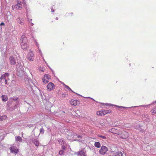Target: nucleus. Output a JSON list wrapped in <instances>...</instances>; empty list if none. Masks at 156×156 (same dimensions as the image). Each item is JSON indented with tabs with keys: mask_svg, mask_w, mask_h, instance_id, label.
<instances>
[{
	"mask_svg": "<svg viewBox=\"0 0 156 156\" xmlns=\"http://www.w3.org/2000/svg\"><path fill=\"white\" fill-rule=\"evenodd\" d=\"M17 66H16L17 69V74L19 76H21L23 73V68L22 66H19L18 68Z\"/></svg>",
	"mask_w": 156,
	"mask_h": 156,
	"instance_id": "obj_2",
	"label": "nucleus"
},
{
	"mask_svg": "<svg viewBox=\"0 0 156 156\" xmlns=\"http://www.w3.org/2000/svg\"><path fill=\"white\" fill-rule=\"evenodd\" d=\"M70 103L71 105L75 106L79 103V101L76 100L71 99L70 101Z\"/></svg>",
	"mask_w": 156,
	"mask_h": 156,
	"instance_id": "obj_11",
	"label": "nucleus"
},
{
	"mask_svg": "<svg viewBox=\"0 0 156 156\" xmlns=\"http://www.w3.org/2000/svg\"><path fill=\"white\" fill-rule=\"evenodd\" d=\"M9 60L11 65H14L16 64V61L15 58L12 56H10L9 58Z\"/></svg>",
	"mask_w": 156,
	"mask_h": 156,
	"instance_id": "obj_9",
	"label": "nucleus"
},
{
	"mask_svg": "<svg viewBox=\"0 0 156 156\" xmlns=\"http://www.w3.org/2000/svg\"><path fill=\"white\" fill-rule=\"evenodd\" d=\"M66 148V147L65 146H62V150H65Z\"/></svg>",
	"mask_w": 156,
	"mask_h": 156,
	"instance_id": "obj_36",
	"label": "nucleus"
},
{
	"mask_svg": "<svg viewBox=\"0 0 156 156\" xmlns=\"http://www.w3.org/2000/svg\"><path fill=\"white\" fill-rule=\"evenodd\" d=\"M102 112L98 111L97 112V115H102Z\"/></svg>",
	"mask_w": 156,
	"mask_h": 156,
	"instance_id": "obj_29",
	"label": "nucleus"
},
{
	"mask_svg": "<svg viewBox=\"0 0 156 156\" xmlns=\"http://www.w3.org/2000/svg\"><path fill=\"white\" fill-rule=\"evenodd\" d=\"M142 118L143 120L146 122H149L150 121V117L147 114H144L142 115Z\"/></svg>",
	"mask_w": 156,
	"mask_h": 156,
	"instance_id": "obj_8",
	"label": "nucleus"
},
{
	"mask_svg": "<svg viewBox=\"0 0 156 156\" xmlns=\"http://www.w3.org/2000/svg\"><path fill=\"white\" fill-rule=\"evenodd\" d=\"M95 147L97 148H100L101 146V144L99 142H95L94 144Z\"/></svg>",
	"mask_w": 156,
	"mask_h": 156,
	"instance_id": "obj_20",
	"label": "nucleus"
},
{
	"mask_svg": "<svg viewBox=\"0 0 156 156\" xmlns=\"http://www.w3.org/2000/svg\"><path fill=\"white\" fill-rule=\"evenodd\" d=\"M39 51L40 54H41V51L40 49H39Z\"/></svg>",
	"mask_w": 156,
	"mask_h": 156,
	"instance_id": "obj_40",
	"label": "nucleus"
},
{
	"mask_svg": "<svg viewBox=\"0 0 156 156\" xmlns=\"http://www.w3.org/2000/svg\"><path fill=\"white\" fill-rule=\"evenodd\" d=\"M21 43H27V38L24 35L21 36L20 39Z\"/></svg>",
	"mask_w": 156,
	"mask_h": 156,
	"instance_id": "obj_10",
	"label": "nucleus"
},
{
	"mask_svg": "<svg viewBox=\"0 0 156 156\" xmlns=\"http://www.w3.org/2000/svg\"><path fill=\"white\" fill-rule=\"evenodd\" d=\"M32 20V19H28V21L29 22H30V21H31Z\"/></svg>",
	"mask_w": 156,
	"mask_h": 156,
	"instance_id": "obj_44",
	"label": "nucleus"
},
{
	"mask_svg": "<svg viewBox=\"0 0 156 156\" xmlns=\"http://www.w3.org/2000/svg\"><path fill=\"white\" fill-rule=\"evenodd\" d=\"M39 70L42 72H44V68L40 67L39 68Z\"/></svg>",
	"mask_w": 156,
	"mask_h": 156,
	"instance_id": "obj_34",
	"label": "nucleus"
},
{
	"mask_svg": "<svg viewBox=\"0 0 156 156\" xmlns=\"http://www.w3.org/2000/svg\"><path fill=\"white\" fill-rule=\"evenodd\" d=\"M10 150L12 153L16 154H17L19 151L18 149L14 145L10 148Z\"/></svg>",
	"mask_w": 156,
	"mask_h": 156,
	"instance_id": "obj_3",
	"label": "nucleus"
},
{
	"mask_svg": "<svg viewBox=\"0 0 156 156\" xmlns=\"http://www.w3.org/2000/svg\"><path fill=\"white\" fill-rule=\"evenodd\" d=\"M20 45L21 47V48L22 49L24 50H26L27 48V43H21Z\"/></svg>",
	"mask_w": 156,
	"mask_h": 156,
	"instance_id": "obj_14",
	"label": "nucleus"
},
{
	"mask_svg": "<svg viewBox=\"0 0 156 156\" xmlns=\"http://www.w3.org/2000/svg\"><path fill=\"white\" fill-rule=\"evenodd\" d=\"M65 87L67 88L68 89L71 90L72 92H74L68 86L65 85Z\"/></svg>",
	"mask_w": 156,
	"mask_h": 156,
	"instance_id": "obj_30",
	"label": "nucleus"
},
{
	"mask_svg": "<svg viewBox=\"0 0 156 156\" xmlns=\"http://www.w3.org/2000/svg\"><path fill=\"white\" fill-rule=\"evenodd\" d=\"M9 75V74L7 73L2 74L0 78V80L2 81V80H5L6 79V77H8Z\"/></svg>",
	"mask_w": 156,
	"mask_h": 156,
	"instance_id": "obj_12",
	"label": "nucleus"
},
{
	"mask_svg": "<svg viewBox=\"0 0 156 156\" xmlns=\"http://www.w3.org/2000/svg\"><path fill=\"white\" fill-rule=\"evenodd\" d=\"M17 22L21 25H23L24 23V20L22 19H21L20 17H18L16 19Z\"/></svg>",
	"mask_w": 156,
	"mask_h": 156,
	"instance_id": "obj_15",
	"label": "nucleus"
},
{
	"mask_svg": "<svg viewBox=\"0 0 156 156\" xmlns=\"http://www.w3.org/2000/svg\"><path fill=\"white\" fill-rule=\"evenodd\" d=\"M116 156H123L122 153L121 152L119 151L115 153Z\"/></svg>",
	"mask_w": 156,
	"mask_h": 156,
	"instance_id": "obj_22",
	"label": "nucleus"
},
{
	"mask_svg": "<svg viewBox=\"0 0 156 156\" xmlns=\"http://www.w3.org/2000/svg\"><path fill=\"white\" fill-rule=\"evenodd\" d=\"M17 2V4L15 6L17 9L21 10L22 8V4H23V3L20 1H18Z\"/></svg>",
	"mask_w": 156,
	"mask_h": 156,
	"instance_id": "obj_7",
	"label": "nucleus"
},
{
	"mask_svg": "<svg viewBox=\"0 0 156 156\" xmlns=\"http://www.w3.org/2000/svg\"><path fill=\"white\" fill-rule=\"evenodd\" d=\"M76 154L77 156H86L87 155L86 151L84 149L79 151Z\"/></svg>",
	"mask_w": 156,
	"mask_h": 156,
	"instance_id": "obj_5",
	"label": "nucleus"
},
{
	"mask_svg": "<svg viewBox=\"0 0 156 156\" xmlns=\"http://www.w3.org/2000/svg\"><path fill=\"white\" fill-rule=\"evenodd\" d=\"M109 131L110 132L116 134H119V131L116 129L114 128H112L110 129L109 130Z\"/></svg>",
	"mask_w": 156,
	"mask_h": 156,
	"instance_id": "obj_13",
	"label": "nucleus"
},
{
	"mask_svg": "<svg viewBox=\"0 0 156 156\" xmlns=\"http://www.w3.org/2000/svg\"><path fill=\"white\" fill-rule=\"evenodd\" d=\"M31 141L36 146H38L39 145L38 141L35 139H32Z\"/></svg>",
	"mask_w": 156,
	"mask_h": 156,
	"instance_id": "obj_16",
	"label": "nucleus"
},
{
	"mask_svg": "<svg viewBox=\"0 0 156 156\" xmlns=\"http://www.w3.org/2000/svg\"><path fill=\"white\" fill-rule=\"evenodd\" d=\"M98 136L102 138V139H106V137L105 136H103L102 135H98Z\"/></svg>",
	"mask_w": 156,
	"mask_h": 156,
	"instance_id": "obj_31",
	"label": "nucleus"
},
{
	"mask_svg": "<svg viewBox=\"0 0 156 156\" xmlns=\"http://www.w3.org/2000/svg\"><path fill=\"white\" fill-rule=\"evenodd\" d=\"M108 151V148L106 146H102L99 151V153L101 155L105 154Z\"/></svg>",
	"mask_w": 156,
	"mask_h": 156,
	"instance_id": "obj_1",
	"label": "nucleus"
},
{
	"mask_svg": "<svg viewBox=\"0 0 156 156\" xmlns=\"http://www.w3.org/2000/svg\"><path fill=\"white\" fill-rule=\"evenodd\" d=\"M64 151L63 150H60L59 152V154L60 155H62L63 154Z\"/></svg>",
	"mask_w": 156,
	"mask_h": 156,
	"instance_id": "obj_32",
	"label": "nucleus"
},
{
	"mask_svg": "<svg viewBox=\"0 0 156 156\" xmlns=\"http://www.w3.org/2000/svg\"><path fill=\"white\" fill-rule=\"evenodd\" d=\"M122 133L124 135V136H122V138H127L129 136L128 133L125 131H123Z\"/></svg>",
	"mask_w": 156,
	"mask_h": 156,
	"instance_id": "obj_17",
	"label": "nucleus"
},
{
	"mask_svg": "<svg viewBox=\"0 0 156 156\" xmlns=\"http://www.w3.org/2000/svg\"><path fill=\"white\" fill-rule=\"evenodd\" d=\"M151 112L152 113V114H156V106L151 110Z\"/></svg>",
	"mask_w": 156,
	"mask_h": 156,
	"instance_id": "obj_23",
	"label": "nucleus"
},
{
	"mask_svg": "<svg viewBox=\"0 0 156 156\" xmlns=\"http://www.w3.org/2000/svg\"><path fill=\"white\" fill-rule=\"evenodd\" d=\"M109 156H111V155H109Z\"/></svg>",
	"mask_w": 156,
	"mask_h": 156,
	"instance_id": "obj_50",
	"label": "nucleus"
},
{
	"mask_svg": "<svg viewBox=\"0 0 156 156\" xmlns=\"http://www.w3.org/2000/svg\"><path fill=\"white\" fill-rule=\"evenodd\" d=\"M76 94H78V95H79V94H77V93H76Z\"/></svg>",
	"mask_w": 156,
	"mask_h": 156,
	"instance_id": "obj_49",
	"label": "nucleus"
},
{
	"mask_svg": "<svg viewBox=\"0 0 156 156\" xmlns=\"http://www.w3.org/2000/svg\"><path fill=\"white\" fill-rule=\"evenodd\" d=\"M66 95V94H62V96L63 97H65Z\"/></svg>",
	"mask_w": 156,
	"mask_h": 156,
	"instance_id": "obj_41",
	"label": "nucleus"
},
{
	"mask_svg": "<svg viewBox=\"0 0 156 156\" xmlns=\"http://www.w3.org/2000/svg\"><path fill=\"white\" fill-rule=\"evenodd\" d=\"M77 137L78 138H80V139H79V140H78L79 141H80L83 140L82 139V135H78L77 136Z\"/></svg>",
	"mask_w": 156,
	"mask_h": 156,
	"instance_id": "obj_28",
	"label": "nucleus"
},
{
	"mask_svg": "<svg viewBox=\"0 0 156 156\" xmlns=\"http://www.w3.org/2000/svg\"><path fill=\"white\" fill-rule=\"evenodd\" d=\"M118 107L120 108H127V107H123V106H118Z\"/></svg>",
	"mask_w": 156,
	"mask_h": 156,
	"instance_id": "obj_37",
	"label": "nucleus"
},
{
	"mask_svg": "<svg viewBox=\"0 0 156 156\" xmlns=\"http://www.w3.org/2000/svg\"><path fill=\"white\" fill-rule=\"evenodd\" d=\"M18 99V98H16L15 99H14L13 100L15 101H16V100L17 99Z\"/></svg>",
	"mask_w": 156,
	"mask_h": 156,
	"instance_id": "obj_45",
	"label": "nucleus"
},
{
	"mask_svg": "<svg viewBox=\"0 0 156 156\" xmlns=\"http://www.w3.org/2000/svg\"><path fill=\"white\" fill-rule=\"evenodd\" d=\"M47 90L48 91H50L52 90L55 87V85L52 82H50L47 86Z\"/></svg>",
	"mask_w": 156,
	"mask_h": 156,
	"instance_id": "obj_4",
	"label": "nucleus"
},
{
	"mask_svg": "<svg viewBox=\"0 0 156 156\" xmlns=\"http://www.w3.org/2000/svg\"><path fill=\"white\" fill-rule=\"evenodd\" d=\"M106 114L108 113H110L111 112V110H105Z\"/></svg>",
	"mask_w": 156,
	"mask_h": 156,
	"instance_id": "obj_35",
	"label": "nucleus"
},
{
	"mask_svg": "<svg viewBox=\"0 0 156 156\" xmlns=\"http://www.w3.org/2000/svg\"><path fill=\"white\" fill-rule=\"evenodd\" d=\"M42 80H43V82L45 83H48L49 81L47 79H45L44 78H43V79Z\"/></svg>",
	"mask_w": 156,
	"mask_h": 156,
	"instance_id": "obj_26",
	"label": "nucleus"
},
{
	"mask_svg": "<svg viewBox=\"0 0 156 156\" xmlns=\"http://www.w3.org/2000/svg\"><path fill=\"white\" fill-rule=\"evenodd\" d=\"M44 78L45 79L49 80L51 78V76L50 75L48 74H45L44 75Z\"/></svg>",
	"mask_w": 156,
	"mask_h": 156,
	"instance_id": "obj_24",
	"label": "nucleus"
},
{
	"mask_svg": "<svg viewBox=\"0 0 156 156\" xmlns=\"http://www.w3.org/2000/svg\"><path fill=\"white\" fill-rule=\"evenodd\" d=\"M102 115H104L106 114V113L105 111V110H103L102 111Z\"/></svg>",
	"mask_w": 156,
	"mask_h": 156,
	"instance_id": "obj_33",
	"label": "nucleus"
},
{
	"mask_svg": "<svg viewBox=\"0 0 156 156\" xmlns=\"http://www.w3.org/2000/svg\"><path fill=\"white\" fill-rule=\"evenodd\" d=\"M154 103H156V101H155Z\"/></svg>",
	"mask_w": 156,
	"mask_h": 156,
	"instance_id": "obj_47",
	"label": "nucleus"
},
{
	"mask_svg": "<svg viewBox=\"0 0 156 156\" xmlns=\"http://www.w3.org/2000/svg\"><path fill=\"white\" fill-rule=\"evenodd\" d=\"M15 139V140L16 142L19 141L21 142L22 140V138L20 136H16Z\"/></svg>",
	"mask_w": 156,
	"mask_h": 156,
	"instance_id": "obj_18",
	"label": "nucleus"
},
{
	"mask_svg": "<svg viewBox=\"0 0 156 156\" xmlns=\"http://www.w3.org/2000/svg\"><path fill=\"white\" fill-rule=\"evenodd\" d=\"M150 105V104L147 105H141V106H142V107H145L146 108H147V107L149 106ZM138 106H133V107H129V108H135V107H138Z\"/></svg>",
	"mask_w": 156,
	"mask_h": 156,
	"instance_id": "obj_27",
	"label": "nucleus"
},
{
	"mask_svg": "<svg viewBox=\"0 0 156 156\" xmlns=\"http://www.w3.org/2000/svg\"><path fill=\"white\" fill-rule=\"evenodd\" d=\"M2 100L3 101H6L8 100V97L6 95H2Z\"/></svg>",
	"mask_w": 156,
	"mask_h": 156,
	"instance_id": "obj_19",
	"label": "nucleus"
},
{
	"mask_svg": "<svg viewBox=\"0 0 156 156\" xmlns=\"http://www.w3.org/2000/svg\"><path fill=\"white\" fill-rule=\"evenodd\" d=\"M0 25L1 26H5V23H4L2 22L0 24Z\"/></svg>",
	"mask_w": 156,
	"mask_h": 156,
	"instance_id": "obj_38",
	"label": "nucleus"
},
{
	"mask_svg": "<svg viewBox=\"0 0 156 156\" xmlns=\"http://www.w3.org/2000/svg\"><path fill=\"white\" fill-rule=\"evenodd\" d=\"M44 130L43 128H41L40 130V134H43L44 133Z\"/></svg>",
	"mask_w": 156,
	"mask_h": 156,
	"instance_id": "obj_25",
	"label": "nucleus"
},
{
	"mask_svg": "<svg viewBox=\"0 0 156 156\" xmlns=\"http://www.w3.org/2000/svg\"><path fill=\"white\" fill-rule=\"evenodd\" d=\"M13 6H12V8L13 9Z\"/></svg>",
	"mask_w": 156,
	"mask_h": 156,
	"instance_id": "obj_48",
	"label": "nucleus"
},
{
	"mask_svg": "<svg viewBox=\"0 0 156 156\" xmlns=\"http://www.w3.org/2000/svg\"><path fill=\"white\" fill-rule=\"evenodd\" d=\"M7 118V116L5 115H4L2 116L0 115V121L4 120L6 119Z\"/></svg>",
	"mask_w": 156,
	"mask_h": 156,
	"instance_id": "obj_21",
	"label": "nucleus"
},
{
	"mask_svg": "<svg viewBox=\"0 0 156 156\" xmlns=\"http://www.w3.org/2000/svg\"><path fill=\"white\" fill-rule=\"evenodd\" d=\"M27 58L30 61H33L34 60V57L33 51H30L28 53L27 56Z\"/></svg>",
	"mask_w": 156,
	"mask_h": 156,
	"instance_id": "obj_6",
	"label": "nucleus"
},
{
	"mask_svg": "<svg viewBox=\"0 0 156 156\" xmlns=\"http://www.w3.org/2000/svg\"><path fill=\"white\" fill-rule=\"evenodd\" d=\"M33 25H34V24H33V23H31V22L30 23V25L31 26H33Z\"/></svg>",
	"mask_w": 156,
	"mask_h": 156,
	"instance_id": "obj_42",
	"label": "nucleus"
},
{
	"mask_svg": "<svg viewBox=\"0 0 156 156\" xmlns=\"http://www.w3.org/2000/svg\"><path fill=\"white\" fill-rule=\"evenodd\" d=\"M5 84H7V80L6 79H5Z\"/></svg>",
	"mask_w": 156,
	"mask_h": 156,
	"instance_id": "obj_39",
	"label": "nucleus"
},
{
	"mask_svg": "<svg viewBox=\"0 0 156 156\" xmlns=\"http://www.w3.org/2000/svg\"><path fill=\"white\" fill-rule=\"evenodd\" d=\"M55 19H56V20H58V17H56V18H55Z\"/></svg>",
	"mask_w": 156,
	"mask_h": 156,
	"instance_id": "obj_46",
	"label": "nucleus"
},
{
	"mask_svg": "<svg viewBox=\"0 0 156 156\" xmlns=\"http://www.w3.org/2000/svg\"><path fill=\"white\" fill-rule=\"evenodd\" d=\"M51 12H54V11H55V10H54V9H51Z\"/></svg>",
	"mask_w": 156,
	"mask_h": 156,
	"instance_id": "obj_43",
	"label": "nucleus"
}]
</instances>
